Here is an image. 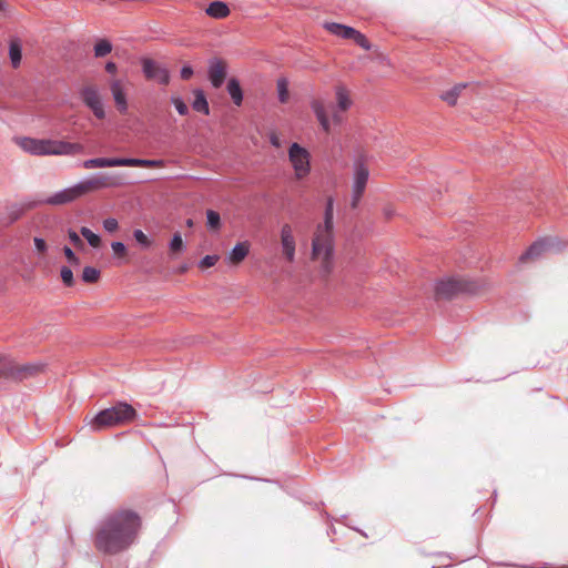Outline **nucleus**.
I'll list each match as a JSON object with an SVG mask.
<instances>
[{
	"label": "nucleus",
	"instance_id": "nucleus-44",
	"mask_svg": "<svg viewBox=\"0 0 568 568\" xmlns=\"http://www.w3.org/2000/svg\"><path fill=\"white\" fill-rule=\"evenodd\" d=\"M105 71L108 73L114 74L118 71V67L114 62L110 61L105 64Z\"/></svg>",
	"mask_w": 568,
	"mask_h": 568
},
{
	"label": "nucleus",
	"instance_id": "nucleus-40",
	"mask_svg": "<svg viewBox=\"0 0 568 568\" xmlns=\"http://www.w3.org/2000/svg\"><path fill=\"white\" fill-rule=\"evenodd\" d=\"M103 227L109 233H113L119 229V223L115 219L109 217L103 221Z\"/></svg>",
	"mask_w": 568,
	"mask_h": 568
},
{
	"label": "nucleus",
	"instance_id": "nucleus-47",
	"mask_svg": "<svg viewBox=\"0 0 568 568\" xmlns=\"http://www.w3.org/2000/svg\"><path fill=\"white\" fill-rule=\"evenodd\" d=\"M68 262L71 263L72 265H79L80 264V260H79V257L75 254L72 257L68 258Z\"/></svg>",
	"mask_w": 568,
	"mask_h": 568
},
{
	"label": "nucleus",
	"instance_id": "nucleus-29",
	"mask_svg": "<svg viewBox=\"0 0 568 568\" xmlns=\"http://www.w3.org/2000/svg\"><path fill=\"white\" fill-rule=\"evenodd\" d=\"M278 100L281 103H286L290 99L288 82L285 78H280L276 82Z\"/></svg>",
	"mask_w": 568,
	"mask_h": 568
},
{
	"label": "nucleus",
	"instance_id": "nucleus-12",
	"mask_svg": "<svg viewBox=\"0 0 568 568\" xmlns=\"http://www.w3.org/2000/svg\"><path fill=\"white\" fill-rule=\"evenodd\" d=\"M80 97L83 103L93 112L98 119L101 120L105 118L102 97L97 84H84L80 90Z\"/></svg>",
	"mask_w": 568,
	"mask_h": 568
},
{
	"label": "nucleus",
	"instance_id": "nucleus-6",
	"mask_svg": "<svg viewBox=\"0 0 568 568\" xmlns=\"http://www.w3.org/2000/svg\"><path fill=\"white\" fill-rule=\"evenodd\" d=\"M44 363H19L2 358V381L23 382L45 372Z\"/></svg>",
	"mask_w": 568,
	"mask_h": 568
},
{
	"label": "nucleus",
	"instance_id": "nucleus-1",
	"mask_svg": "<svg viewBox=\"0 0 568 568\" xmlns=\"http://www.w3.org/2000/svg\"><path fill=\"white\" fill-rule=\"evenodd\" d=\"M142 525L143 520L139 513L129 508L115 509L98 524L93 546L103 555L121 554L135 542Z\"/></svg>",
	"mask_w": 568,
	"mask_h": 568
},
{
	"label": "nucleus",
	"instance_id": "nucleus-22",
	"mask_svg": "<svg viewBox=\"0 0 568 568\" xmlns=\"http://www.w3.org/2000/svg\"><path fill=\"white\" fill-rule=\"evenodd\" d=\"M335 95H336V103H337L336 106L341 111H347L352 105V99L349 97L348 90L343 85H338L335 89Z\"/></svg>",
	"mask_w": 568,
	"mask_h": 568
},
{
	"label": "nucleus",
	"instance_id": "nucleus-13",
	"mask_svg": "<svg viewBox=\"0 0 568 568\" xmlns=\"http://www.w3.org/2000/svg\"><path fill=\"white\" fill-rule=\"evenodd\" d=\"M280 241L282 246L283 257L287 263H293L295 261L296 254V241L294 236V231L291 224L285 223L281 227L280 232Z\"/></svg>",
	"mask_w": 568,
	"mask_h": 568
},
{
	"label": "nucleus",
	"instance_id": "nucleus-2",
	"mask_svg": "<svg viewBox=\"0 0 568 568\" xmlns=\"http://www.w3.org/2000/svg\"><path fill=\"white\" fill-rule=\"evenodd\" d=\"M334 213L333 200L329 199L323 223L317 224L312 236L311 260L320 264V273L327 277L334 267Z\"/></svg>",
	"mask_w": 568,
	"mask_h": 568
},
{
	"label": "nucleus",
	"instance_id": "nucleus-3",
	"mask_svg": "<svg viewBox=\"0 0 568 568\" xmlns=\"http://www.w3.org/2000/svg\"><path fill=\"white\" fill-rule=\"evenodd\" d=\"M16 143L24 152L37 156H74L84 153V145L78 142H68L52 139L17 138Z\"/></svg>",
	"mask_w": 568,
	"mask_h": 568
},
{
	"label": "nucleus",
	"instance_id": "nucleus-42",
	"mask_svg": "<svg viewBox=\"0 0 568 568\" xmlns=\"http://www.w3.org/2000/svg\"><path fill=\"white\" fill-rule=\"evenodd\" d=\"M193 75V70L191 67H183L182 70H181V78L183 80H189L191 77Z\"/></svg>",
	"mask_w": 568,
	"mask_h": 568
},
{
	"label": "nucleus",
	"instance_id": "nucleus-24",
	"mask_svg": "<svg viewBox=\"0 0 568 568\" xmlns=\"http://www.w3.org/2000/svg\"><path fill=\"white\" fill-rule=\"evenodd\" d=\"M194 101H193V109L197 112H202L204 114H209L210 113V108H209V103H207V100L203 93L202 90H195L194 91Z\"/></svg>",
	"mask_w": 568,
	"mask_h": 568
},
{
	"label": "nucleus",
	"instance_id": "nucleus-7",
	"mask_svg": "<svg viewBox=\"0 0 568 568\" xmlns=\"http://www.w3.org/2000/svg\"><path fill=\"white\" fill-rule=\"evenodd\" d=\"M82 166L87 170L114 168V166H133L155 169L163 168V160H146V159H126V158H94L83 161Z\"/></svg>",
	"mask_w": 568,
	"mask_h": 568
},
{
	"label": "nucleus",
	"instance_id": "nucleus-11",
	"mask_svg": "<svg viewBox=\"0 0 568 568\" xmlns=\"http://www.w3.org/2000/svg\"><path fill=\"white\" fill-rule=\"evenodd\" d=\"M312 110L314 111L321 128L326 133L331 132L332 124H341L344 120L343 113L337 106H332V114L328 115L325 102L320 99H315L311 103Z\"/></svg>",
	"mask_w": 568,
	"mask_h": 568
},
{
	"label": "nucleus",
	"instance_id": "nucleus-18",
	"mask_svg": "<svg viewBox=\"0 0 568 568\" xmlns=\"http://www.w3.org/2000/svg\"><path fill=\"white\" fill-rule=\"evenodd\" d=\"M250 252V243L248 242H240L237 243L227 256V261L232 265L241 264Z\"/></svg>",
	"mask_w": 568,
	"mask_h": 568
},
{
	"label": "nucleus",
	"instance_id": "nucleus-19",
	"mask_svg": "<svg viewBox=\"0 0 568 568\" xmlns=\"http://www.w3.org/2000/svg\"><path fill=\"white\" fill-rule=\"evenodd\" d=\"M547 245L542 241L535 242L520 257V263L535 261L546 251Z\"/></svg>",
	"mask_w": 568,
	"mask_h": 568
},
{
	"label": "nucleus",
	"instance_id": "nucleus-21",
	"mask_svg": "<svg viewBox=\"0 0 568 568\" xmlns=\"http://www.w3.org/2000/svg\"><path fill=\"white\" fill-rule=\"evenodd\" d=\"M206 13L214 19H224L230 14V9L222 1H214L206 8Z\"/></svg>",
	"mask_w": 568,
	"mask_h": 568
},
{
	"label": "nucleus",
	"instance_id": "nucleus-35",
	"mask_svg": "<svg viewBox=\"0 0 568 568\" xmlns=\"http://www.w3.org/2000/svg\"><path fill=\"white\" fill-rule=\"evenodd\" d=\"M60 275H61V280L62 282L67 285V286H73L74 284V278H73V273L72 271L67 267V266H63L61 268V272H60Z\"/></svg>",
	"mask_w": 568,
	"mask_h": 568
},
{
	"label": "nucleus",
	"instance_id": "nucleus-14",
	"mask_svg": "<svg viewBox=\"0 0 568 568\" xmlns=\"http://www.w3.org/2000/svg\"><path fill=\"white\" fill-rule=\"evenodd\" d=\"M143 72L146 79L156 80L160 83L166 85L170 82L169 71L162 68L158 62L152 59H143L142 61Z\"/></svg>",
	"mask_w": 568,
	"mask_h": 568
},
{
	"label": "nucleus",
	"instance_id": "nucleus-32",
	"mask_svg": "<svg viewBox=\"0 0 568 568\" xmlns=\"http://www.w3.org/2000/svg\"><path fill=\"white\" fill-rule=\"evenodd\" d=\"M206 219H207V227L211 231H219L221 227V217L220 214L213 210L206 211Z\"/></svg>",
	"mask_w": 568,
	"mask_h": 568
},
{
	"label": "nucleus",
	"instance_id": "nucleus-17",
	"mask_svg": "<svg viewBox=\"0 0 568 568\" xmlns=\"http://www.w3.org/2000/svg\"><path fill=\"white\" fill-rule=\"evenodd\" d=\"M38 202H23L9 205L7 207V215L4 217L7 224H12L18 221L27 211L36 207Z\"/></svg>",
	"mask_w": 568,
	"mask_h": 568
},
{
	"label": "nucleus",
	"instance_id": "nucleus-33",
	"mask_svg": "<svg viewBox=\"0 0 568 568\" xmlns=\"http://www.w3.org/2000/svg\"><path fill=\"white\" fill-rule=\"evenodd\" d=\"M349 39L354 40L355 43H357L359 47H362L365 50L371 49L369 41L366 39V37L363 33H361L357 30H354V33L352 34V37H349Z\"/></svg>",
	"mask_w": 568,
	"mask_h": 568
},
{
	"label": "nucleus",
	"instance_id": "nucleus-38",
	"mask_svg": "<svg viewBox=\"0 0 568 568\" xmlns=\"http://www.w3.org/2000/svg\"><path fill=\"white\" fill-rule=\"evenodd\" d=\"M172 103L174 104L176 111L181 114V115H185L187 114L189 112V108L187 105L182 101V99L178 98V97H173L171 99Z\"/></svg>",
	"mask_w": 568,
	"mask_h": 568
},
{
	"label": "nucleus",
	"instance_id": "nucleus-45",
	"mask_svg": "<svg viewBox=\"0 0 568 568\" xmlns=\"http://www.w3.org/2000/svg\"><path fill=\"white\" fill-rule=\"evenodd\" d=\"M383 213L386 219H390L395 214V210L392 205H387L384 207Z\"/></svg>",
	"mask_w": 568,
	"mask_h": 568
},
{
	"label": "nucleus",
	"instance_id": "nucleus-30",
	"mask_svg": "<svg viewBox=\"0 0 568 568\" xmlns=\"http://www.w3.org/2000/svg\"><path fill=\"white\" fill-rule=\"evenodd\" d=\"M80 233L92 247L98 248L101 246V237L93 233L90 229L83 226L81 227Z\"/></svg>",
	"mask_w": 568,
	"mask_h": 568
},
{
	"label": "nucleus",
	"instance_id": "nucleus-15",
	"mask_svg": "<svg viewBox=\"0 0 568 568\" xmlns=\"http://www.w3.org/2000/svg\"><path fill=\"white\" fill-rule=\"evenodd\" d=\"M110 91L112 93L116 110L121 114H125L129 109L125 85L121 79H112L109 82Z\"/></svg>",
	"mask_w": 568,
	"mask_h": 568
},
{
	"label": "nucleus",
	"instance_id": "nucleus-46",
	"mask_svg": "<svg viewBox=\"0 0 568 568\" xmlns=\"http://www.w3.org/2000/svg\"><path fill=\"white\" fill-rule=\"evenodd\" d=\"M63 253H64L67 260L74 255V252L69 246L63 247Z\"/></svg>",
	"mask_w": 568,
	"mask_h": 568
},
{
	"label": "nucleus",
	"instance_id": "nucleus-37",
	"mask_svg": "<svg viewBox=\"0 0 568 568\" xmlns=\"http://www.w3.org/2000/svg\"><path fill=\"white\" fill-rule=\"evenodd\" d=\"M133 236L135 241L144 247H149L152 244L151 240L141 230H135Z\"/></svg>",
	"mask_w": 568,
	"mask_h": 568
},
{
	"label": "nucleus",
	"instance_id": "nucleus-43",
	"mask_svg": "<svg viewBox=\"0 0 568 568\" xmlns=\"http://www.w3.org/2000/svg\"><path fill=\"white\" fill-rule=\"evenodd\" d=\"M270 142L275 148H281L282 146L280 136L276 133H274V132L271 133V135H270Z\"/></svg>",
	"mask_w": 568,
	"mask_h": 568
},
{
	"label": "nucleus",
	"instance_id": "nucleus-41",
	"mask_svg": "<svg viewBox=\"0 0 568 568\" xmlns=\"http://www.w3.org/2000/svg\"><path fill=\"white\" fill-rule=\"evenodd\" d=\"M33 242H34V246H36L37 251L40 254H43L47 252L48 245L43 239L34 237Z\"/></svg>",
	"mask_w": 568,
	"mask_h": 568
},
{
	"label": "nucleus",
	"instance_id": "nucleus-25",
	"mask_svg": "<svg viewBox=\"0 0 568 568\" xmlns=\"http://www.w3.org/2000/svg\"><path fill=\"white\" fill-rule=\"evenodd\" d=\"M227 91L236 105H241L243 101V93L240 83L236 79H230L227 83Z\"/></svg>",
	"mask_w": 568,
	"mask_h": 568
},
{
	"label": "nucleus",
	"instance_id": "nucleus-36",
	"mask_svg": "<svg viewBox=\"0 0 568 568\" xmlns=\"http://www.w3.org/2000/svg\"><path fill=\"white\" fill-rule=\"evenodd\" d=\"M219 260H220L219 255H206L201 260L199 266H200V268L205 270V268L214 266Z\"/></svg>",
	"mask_w": 568,
	"mask_h": 568
},
{
	"label": "nucleus",
	"instance_id": "nucleus-16",
	"mask_svg": "<svg viewBox=\"0 0 568 568\" xmlns=\"http://www.w3.org/2000/svg\"><path fill=\"white\" fill-rule=\"evenodd\" d=\"M226 63L223 60H213L209 68V79L214 88H220L226 78Z\"/></svg>",
	"mask_w": 568,
	"mask_h": 568
},
{
	"label": "nucleus",
	"instance_id": "nucleus-27",
	"mask_svg": "<svg viewBox=\"0 0 568 568\" xmlns=\"http://www.w3.org/2000/svg\"><path fill=\"white\" fill-rule=\"evenodd\" d=\"M185 244L180 233H175L169 244V253L171 257H175L178 254L183 252Z\"/></svg>",
	"mask_w": 568,
	"mask_h": 568
},
{
	"label": "nucleus",
	"instance_id": "nucleus-28",
	"mask_svg": "<svg viewBox=\"0 0 568 568\" xmlns=\"http://www.w3.org/2000/svg\"><path fill=\"white\" fill-rule=\"evenodd\" d=\"M112 51V44L106 39H100L94 44V57L95 58H103L108 55Z\"/></svg>",
	"mask_w": 568,
	"mask_h": 568
},
{
	"label": "nucleus",
	"instance_id": "nucleus-10",
	"mask_svg": "<svg viewBox=\"0 0 568 568\" xmlns=\"http://www.w3.org/2000/svg\"><path fill=\"white\" fill-rule=\"evenodd\" d=\"M288 161L296 180H304L311 173V154L298 143H292L288 149Z\"/></svg>",
	"mask_w": 568,
	"mask_h": 568
},
{
	"label": "nucleus",
	"instance_id": "nucleus-23",
	"mask_svg": "<svg viewBox=\"0 0 568 568\" xmlns=\"http://www.w3.org/2000/svg\"><path fill=\"white\" fill-rule=\"evenodd\" d=\"M324 27L332 34H335L343 39H349V37H352V34L354 33V30H355L354 28H351V27H347L344 24H339V23H335V22L325 23Z\"/></svg>",
	"mask_w": 568,
	"mask_h": 568
},
{
	"label": "nucleus",
	"instance_id": "nucleus-48",
	"mask_svg": "<svg viewBox=\"0 0 568 568\" xmlns=\"http://www.w3.org/2000/svg\"><path fill=\"white\" fill-rule=\"evenodd\" d=\"M187 271V266L186 265H183L179 268V273H184Z\"/></svg>",
	"mask_w": 568,
	"mask_h": 568
},
{
	"label": "nucleus",
	"instance_id": "nucleus-8",
	"mask_svg": "<svg viewBox=\"0 0 568 568\" xmlns=\"http://www.w3.org/2000/svg\"><path fill=\"white\" fill-rule=\"evenodd\" d=\"M478 292L479 285L464 277L442 280L435 286L436 297L443 300L452 298L459 293L477 294Z\"/></svg>",
	"mask_w": 568,
	"mask_h": 568
},
{
	"label": "nucleus",
	"instance_id": "nucleus-4",
	"mask_svg": "<svg viewBox=\"0 0 568 568\" xmlns=\"http://www.w3.org/2000/svg\"><path fill=\"white\" fill-rule=\"evenodd\" d=\"M120 185L115 178L109 175H98L84 180L71 187L64 189L54 193L53 195L41 200L38 204L47 205H64L75 201L77 199L103 187H112Z\"/></svg>",
	"mask_w": 568,
	"mask_h": 568
},
{
	"label": "nucleus",
	"instance_id": "nucleus-5",
	"mask_svg": "<svg viewBox=\"0 0 568 568\" xmlns=\"http://www.w3.org/2000/svg\"><path fill=\"white\" fill-rule=\"evenodd\" d=\"M136 417L135 409L126 403H118L115 406L101 410L90 422L89 426L93 432L125 425Z\"/></svg>",
	"mask_w": 568,
	"mask_h": 568
},
{
	"label": "nucleus",
	"instance_id": "nucleus-9",
	"mask_svg": "<svg viewBox=\"0 0 568 568\" xmlns=\"http://www.w3.org/2000/svg\"><path fill=\"white\" fill-rule=\"evenodd\" d=\"M369 178V169L363 156L353 164V179L351 189V207L356 209L364 195Z\"/></svg>",
	"mask_w": 568,
	"mask_h": 568
},
{
	"label": "nucleus",
	"instance_id": "nucleus-34",
	"mask_svg": "<svg viewBox=\"0 0 568 568\" xmlns=\"http://www.w3.org/2000/svg\"><path fill=\"white\" fill-rule=\"evenodd\" d=\"M111 247L115 257L121 260L126 257L128 250L122 242H113Z\"/></svg>",
	"mask_w": 568,
	"mask_h": 568
},
{
	"label": "nucleus",
	"instance_id": "nucleus-31",
	"mask_svg": "<svg viewBox=\"0 0 568 568\" xmlns=\"http://www.w3.org/2000/svg\"><path fill=\"white\" fill-rule=\"evenodd\" d=\"M100 278V271L92 266H85L82 271V280L85 283H97Z\"/></svg>",
	"mask_w": 568,
	"mask_h": 568
},
{
	"label": "nucleus",
	"instance_id": "nucleus-20",
	"mask_svg": "<svg viewBox=\"0 0 568 568\" xmlns=\"http://www.w3.org/2000/svg\"><path fill=\"white\" fill-rule=\"evenodd\" d=\"M9 59L13 69H18L22 60V44L19 39H12L9 43Z\"/></svg>",
	"mask_w": 568,
	"mask_h": 568
},
{
	"label": "nucleus",
	"instance_id": "nucleus-49",
	"mask_svg": "<svg viewBox=\"0 0 568 568\" xmlns=\"http://www.w3.org/2000/svg\"><path fill=\"white\" fill-rule=\"evenodd\" d=\"M186 225H187L189 227H192V226H193V220L189 219V220L186 221Z\"/></svg>",
	"mask_w": 568,
	"mask_h": 568
},
{
	"label": "nucleus",
	"instance_id": "nucleus-26",
	"mask_svg": "<svg viewBox=\"0 0 568 568\" xmlns=\"http://www.w3.org/2000/svg\"><path fill=\"white\" fill-rule=\"evenodd\" d=\"M466 88V84H457L453 87L452 89L447 90L442 94V99L447 102L449 105H455L457 102L458 97L460 95L462 91Z\"/></svg>",
	"mask_w": 568,
	"mask_h": 568
},
{
	"label": "nucleus",
	"instance_id": "nucleus-39",
	"mask_svg": "<svg viewBox=\"0 0 568 568\" xmlns=\"http://www.w3.org/2000/svg\"><path fill=\"white\" fill-rule=\"evenodd\" d=\"M68 236L77 248L82 250L84 247L83 241L75 231L69 230Z\"/></svg>",
	"mask_w": 568,
	"mask_h": 568
}]
</instances>
